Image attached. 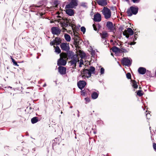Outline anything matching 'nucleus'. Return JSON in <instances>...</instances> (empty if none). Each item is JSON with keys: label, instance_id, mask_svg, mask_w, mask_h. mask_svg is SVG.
I'll use <instances>...</instances> for the list:
<instances>
[{"label": "nucleus", "instance_id": "obj_56", "mask_svg": "<svg viewBox=\"0 0 156 156\" xmlns=\"http://www.w3.org/2000/svg\"><path fill=\"white\" fill-rule=\"evenodd\" d=\"M55 42V40L53 41H52V42H51L50 43V44L51 45V46H52V45H54L55 44V43L54 42Z\"/></svg>", "mask_w": 156, "mask_h": 156}, {"label": "nucleus", "instance_id": "obj_62", "mask_svg": "<svg viewBox=\"0 0 156 156\" xmlns=\"http://www.w3.org/2000/svg\"><path fill=\"white\" fill-rule=\"evenodd\" d=\"M126 33H127V31H125L124 32H123V35L124 36H126V35H127Z\"/></svg>", "mask_w": 156, "mask_h": 156}, {"label": "nucleus", "instance_id": "obj_15", "mask_svg": "<svg viewBox=\"0 0 156 156\" xmlns=\"http://www.w3.org/2000/svg\"><path fill=\"white\" fill-rule=\"evenodd\" d=\"M95 68L92 66H90V69H88V72L87 73V74L88 75V76L85 77L87 78L90 77L91 76V74H94L95 73Z\"/></svg>", "mask_w": 156, "mask_h": 156}, {"label": "nucleus", "instance_id": "obj_31", "mask_svg": "<svg viewBox=\"0 0 156 156\" xmlns=\"http://www.w3.org/2000/svg\"><path fill=\"white\" fill-rule=\"evenodd\" d=\"M127 31L129 33V35L131 36L134 34V32L132 29L129 27H128L127 29Z\"/></svg>", "mask_w": 156, "mask_h": 156}, {"label": "nucleus", "instance_id": "obj_44", "mask_svg": "<svg viewBox=\"0 0 156 156\" xmlns=\"http://www.w3.org/2000/svg\"><path fill=\"white\" fill-rule=\"evenodd\" d=\"M88 69H84L83 70V74H87L88 73Z\"/></svg>", "mask_w": 156, "mask_h": 156}, {"label": "nucleus", "instance_id": "obj_22", "mask_svg": "<svg viewBox=\"0 0 156 156\" xmlns=\"http://www.w3.org/2000/svg\"><path fill=\"white\" fill-rule=\"evenodd\" d=\"M131 81L132 83V86L134 88L136 89L138 87V85L137 84L136 82L134 80H131Z\"/></svg>", "mask_w": 156, "mask_h": 156}, {"label": "nucleus", "instance_id": "obj_42", "mask_svg": "<svg viewBox=\"0 0 156 156\" xmlns=\"http://www.w3.org/2000/svg\"><path fill=\"white\" fill-rule=\"evenodd\" d=\"M60 1L58 0H55L53 2V5H58L60 3Z\"/></svg>", "mask_w": 156, "mask_h": 156}, {"label": "nucleus", "instance_id": "obj_48", "mask_svg": "<svg viewBox=\"0 0 156 156\" xmlns=\"http://www.w3.org/2000/svg\"><path fill=\"white\" fill-rule=\"evenodd\" d=\"M81 95L83 96H85V94H86V91L85 90H82L81 91Z\"/></svg>", "mask_w": 156, "mask_h": 156}, {"label": "nucleus", "instance_id": "obj_43", "mask_svg": "<svg viewBox=\"0 0 156 156\" xmlns=\"http://www.w3.org/2000/svg\"><path fill=\"white\" fill-rule=\"evenodd\" d=\"M81 31L83 32V33L86 32V28L84 27H82L80 28Z\"/></svg>", "mask_w": 156, "mask_h": 156}, {"label": "nucleus", "instance_id": "obj_13", "mask_svg": "<svg viewBox=\"0 0 156 156\" xmlns=\"http://www.w3.org/2000/svg\"><path fill=\"white\" fill-rule=\"evenodd\" d=\"M94 21L96 22H99L101 20V15L98 12H97L94 16Z\"/></svg>", "mask_w": 156, "mask_h": 156}, {"label": "nucleus", "instance_id": "obj_30", "mask_svg": "<svg viewBox=\"0 0 156 156\" xmlns=\"http://www.w3.org/2000/svg\"><path fill=\"white\" fill-rule=\"evenodd\" d=\"M72 60L70 61V63L71 65H76L77 61L75 58H71Z\"/></svg>", "mask_w": 156, "mask_h": 156}, {"label": "nucleus", "instance_id": "obj_52", "mask_svg": "<svg viewBox=\"0 0 156 156\" xmlns=\"http://www.w3.org/2000/svg\"><path fill=\"white\" fill-rule=\"evenodd\" d=\"M95 51L94 50H92V51L91 52V55H92V56H94L95 55Z\"/></svg>", "mask_w": 156, "mask_h": 156}, {"label": "nucleus", "instance_id": "obj_36", "mask_svg": "<svg viewBox=\"0 0 156 156\" xmlns=\"http://www.w3.org/2000/svg\"><path fill=\"white\" fill-rule=\"evenodd\" d=\"M82 41V40L81 39H80V40H79L77 42H76L74 44L75 45V47L76 48L78 47L79 45L81 44Z\"/></svg>", "mask_w": 156, "mask_h": 156}, {"label": "nucleus", "instance_id": "obj_53", "mask_svg": "<svg viewBox=\"0 0 156 156\" xmlns=\"http://www.w3.org/2000/svg\"><path fill=\"white\" fill-rule=\"evenodd\" d=\"M132 1L134 3H138L140 1L139 0H132Z\"/></svg>", "mask_w": 156, "mask_h": 156}, {"label": "nucleus", "instance_id": "obj_5", "mask_svg": "<svg viewBox=\"0 0 156 156\" xmlns=\"http://www.w3.org/2000/svg\"><path fill=\"white\" fill-rule=\"evenodd\" d=\"M106 27L108 30L110 32H113L115 30V24H114L111 21H108L107 22Z\"/></svg>", "mask_w": 156, "mask_h": 156}, {"label": "nucleus", "instance_id": "obj_29", "mask_svg": "<svg viewBox=\"0 0 156 156\" xmlns=\"http://www.w3.org/2000/svg\"><path fill=\"white\" fill-rule=\"evenodd\" d=\"M80 57L81 59H83L86 57V55L84 52L83 51H80Z\"/></svg>", "mask_w": 156, "mask_h": 156}, {"label": "nucleus", "instance_id": "obj_59", "mask_svg": "<svg viewBox=\"0 0 156 156\" xmlns=\"http://www.w3.org/2000/svg\"><path fill=\"white\" fill-rule=\"evenodd\" d=\"M126 37L128 39H130L131 38L130 36L129 35H126Z\"/></svg>", "mask_w": 156, "mask_h": 156}, {"label": "nucleus", "instance_id": "obj_35", "mask_svg": "<svg viewBox=\"0 0 156 156\" xmlns=\"http://www.w3.org/2000/svg\"><path fill=\"white\" fill-rule=\"evenodd\" d=\"M60 55V58H63V59H65L67 57V54L65 52H62L61 53Z\"/></svg>", "mask_w": 156, "mask_h": 156}, {"label": "nucleus", "instance_id": "obj_23", "mask_svg": "<svg viewBox=\"0 0 156 156\" xmlns=\"http://www.w3.org/2000/svg\"><path fill=\"white\" fill-rule=\"evenodd\" d=\"M60 137H58L55 138L53 140H52L53 144L55 143V144H59L60 143Z\"/></svg>", "mask_w": 156, "mask_h": 156}, {"label": "nucleus", "instance_id": "obj_45", "mask_svg": "<svg viewBox=\"0 0 156 156\" xmlns=\"http://www.w3.org/2000/svg\"><path fill=\"white\" fill-rule=\"evenodd\" d=\"M105 72L104 69L103 67H101L100 69V73L101 74H104Z\"/></svg>", "mask_w": 156, "mask_h": 156}, {"label": "nucleus", "instance_id": "obj_12", "mask_svg": "<svg viewBox=\"0 0 156 156\" xmlns=\"http://www.w3.org/2000/svg\"><path fill=\"white\" fill-rule=\"evenodd\" d=\"M58 72L62 75H64L66 73V68L63 66H59L58 68Z\"/></svg>", "mask_w": 156, "mask_h": 156}, {"label": "nucleus", "instance_id": "obj_58", "mask_svg": "<svg viewBox=\"0 0 156 156\" xmlns=\"http://www.w3.org/2000/svg\"><path fill=\"white\" fill-rule=\"evenodd\" d=\"M136 38H137V37H133V38H131V40H132L133 41H135L136 40Z\"/></svg>", "mask_w": 156, "mask_h": 156}, {"label": "nucleus", "instance_id": "obj_26", "mask_svg": "<svg viewBox=\"0 0 156 156\" xmlns=\"http://www.w3.org/2000/svg\"><path fill=\"white\" fill-rule=\"evenodd\" d=\"M55 41L57 45H59L61 43L60 38L58 37H57L55 38Z\"/></svg>", "mask_w": 156, "mask_h": 156}, {"label": "nucleus", "instance_id": "obj_7", "mask_svg": "<svg viewBox=\"0 0 156 156\" xmlns=\"http://www.w3.org/2000/svg\"><path fill=\"white\" fill-rule=\"evenodd\" d=\"M23 155H26L27 156H34L36 154V152H32V154L29 153V150L27 148L23 147L22 150Z\"/></svg>", "mask_w": 156, "mask_h": 156}, {"label": "nucleus", "instance_id": "obj_40", "mask_svg": "<svg viewBox=\"0 0 156 156\" xmlns=\"http://www.w3.org/2000/svg\"><path fill=\"white\" fill-rule=\"evenodd\" d=\"M75 36L77 37L76 38H73L74 39V44H75V43L76 42L78 41L79 40H80V39L79 37H78V36L77 35H75Z\"/></svg>", "mask_w": 156, "mask_h": 156}, {"label": "nucleus", "instance_id": "obj_33", "mask_svg": "<svg viewBox=\"0 0 156 156\" xmlns=\"http://www.w3.org/2000/svg\"><path fill=\"white\" fill-rule=\"evenodd\" d=\"M136 92L137 95L140 97L142 96L144 94L143 91L141 90H138Z\"/></svg>", "mask_w": 156, "mask_h": 156}, {"label": "nucleus", "instance_id": "obj_2", "mask_svg": "<svg viewBox=\"0 0 156 156\" xmlns=\"http://www.w3.org/2000/svg\"><path fill=\"white\" fill-rule=\"evenodd\" d=\"M44 1H41L38 2L37 4L39 5H31L30 6V11L32 12H34V9L32 7H35L36 8H39V9H41V10L43 9V8L44 7L45 5H44Z\"/></svg>", "mask_w": 156, "mask_h": 156}, {"label": "nucleus", "instance_id": "obj_37", "mask_svg": "<svg viewBox=\"0 0 156 156\" xmlns=\"http://www.w3.org/2000/svg\"><path fill=\"white\" fill-rule=\"evenodd\" d=\"M55 51L58 54L61 53V50L58 46H57L56 47Z\"/></svg>", "mask_w": 156, "mask_h": 156}, {"label": "nucleus", "instance_id": "obj_55", "mask_svg": "<svg viewBox=\"0 0 156 156\" xmlns=\"http://www.w3.org/2000/svg\"><path fill=\"white\" fill-rule=\"evenodd\" d=\"M35 148H33L32 150V151H31L30 152H29V153H31V154H32V152H35Z\"/></svg>", "mask_w": 156, "mask_h": 156}, {"label": "nucleus", "instance_id": "obj_25", "mask_svg": "<svg viewBox=\"0 0 156 156\" xmlns=\"http://www.w3.org/2000/svg\"><path fill=\"white\" fill-rule=\"evenodd\" d=\"M145 73V76L147 78L153 77V76H152L151 75V73L150 71L146 70V72Z\"/></svg>", "mask_w": 156, "mask_h": 156}, {"label": "nucleus", "instance_id": "obj_34", "mask_svg": "<svg viewBox=\"0 0 156 156\" xmlns=\"http://www.w3.org/2000/svg\"><path fill=\"white\" fill-rule=\"evenodd\" d=\"M67 52L68 57L69 58H71L73 56V55L74 52L72 51L69 50Z\"/></svg>", "mask_w": 156, "mask_h": 156}, {"label": "nucleus", "instance_id": "obj_4", "mask_svg": "<svg viewBox=\"0 0 156 156\" xmlns=\"http://www.w3.org/2000/svg\"><path fill=\"white\" fill-rule=\"evenodd\" d=\"M78 2L77 0H71L69 3L66 6L65 9L76 8L78 5Z\"/></svg>", "mask_w": 156, "mask_h": 156}, {"label": "nucleus", "instance_id": "obj_18", "mask_svg": "<svg viewBox=\"0 0 156 156\" xmlns=\"http://www.w3.org/2000/svg\"><path fill=\"white\" fill-rule=\"evenodd\" d=\"M66 14L69 16H73L74 13V10L69 8L68 9H66Z\"/></svg>", "mask_w": 156, "mask_h": 156}, {"label": "nucleus", "instance_id": "obj_32", "mask_svg": "<svg viewBox=\"0 0 156 156\" xmlns=\"http://www.w3.org/2000/svg\"><path fill=\"white\" fill-rule=\"evenodd\" d=\"M80 6H82L85 9H87L88 8L87 3L84 2H81L80 5Z\"/></svg>", "mask_w": 156, "mask_h": 156}, {"label": "nucleus", "instance_id": "obj_21", "mask_svg": "<svg viewBox=\"0 0 156 156\" xmlns=\"http://www.w3.org/2000/svg\"><path fill=\"white\" fill-rule=\"evenodd\" d=\"M124 25H121L120 26V27L119 28V32H120V33H119L120 35L119 36V37H118V38L120 39H121V38L122 37V34H123L122 31L124 29Z\"/></svg>", "mask_w": 156, "mask_h": 156}, {"label": "nucleus", "instance_id": "obj_38", "mask_svg": "<svg viewBox=\"0 0 156 156\" xmlns=\"http://www.w3.org/2000/svg\"><path fill=\"white\" fill-rule=\"evenodd\" d=\"M68 23H66L65 21H64L63 22L61 23V25L62 27H67L68 26Z\"/></svg>", "mask_w": 156, "mask_h": 156}, {"label": "nucleus", "instance_id": "obj_10", "mask_svg": "<svg viewBox=\"0 0 156 156\" xmlns=\"http://www.w3.org/2000/svg\"><path fill=\"white\" fill-rule=\"evenodd\" d=\"M60 46L62 50L66 51H69L70 49L69 44L67 43H62L60 44Z\"/></svg>", "mask_w": 156, "mask_h": 156}, {"label": "nucleus", "instance_id": "obj_60", "mask_svg": "<svg viewBox=\"0 0 156 156\" xmlns=\"http://www.w3.org/2000/svg\"><path fill=\"white\" fill-rule=\"evenodd\" d=\"M136 43V42H131L129 44H129L131 45H134V44H135Z\"/></svg>", "mask_w": 156, "mask_h": 156}, {"label": "nucleus", "instance_id": "obj_14", "mask_svg": "<svg viewBox=\"0 0 156 156\" xmlns=\"http://www.w3.org/2000/svg\"><path fill=\"white\" fill-rule=\"evenodd\" d=\"M52 149L57 153H60L61 152L59 144H55V143L52 144Z\"/></svg>", "mask_w": 156, "mask_h": 156}, {"label": "nucleus", "instance_id": "obj_28", "mask_svg": "<svg viewBox=\"0 0 156 156\" xmlns=\"http://www.w3.org/2000/svg\"><path fill=\"white\" fill-rule=\"evenodd\" d=\"M98 94L96 92H93L91 94V97L93 99H96L98 97Z\"/></svg>", "mask_w": 156, "mask_h": 156}, {"label": "nucleus", "instance_id": "obj_6", "mask_svg": "<svg viewBox=\"0 0 156 156\" xmlns=\"http://www.w3.org/2000/svg\"><path fill=\"white\" fill-rule=\"evenodd\" d=\"M121 62L123 65L128 66H130L132 64V62H130V60L128 58H123L121 60Z\"/></svg>", "mask_w": 156, "mask_h": 156}, {"label": "nucleus", "instance_id": "obj_61", "mask_svg": "<svg viewBox=\"0 0 156 156\" xmlns=\"http://www.w3.org/2000/svg\"><path fill=\"white\" fill-rule=\"evenodd\" d=\"M98 26V30L99 29H100L101 27V25H100V24L99 23H98L97 24Z\"/></svg>", "mask_w": 156, "mask_h": 156}, {"label": "nucleus", "instance_id": "obj_41", "mask_svg": "<svg viewBox=\"0 0 156 156\" xmlns=\"http://www.w3.org/2000/svg\"><path fill=\"white\" fill-rule=\"evenodd\" d=\"M126 76L128 79H130L131 77V74L129 73H128L126 74Z\"/></svg>", "mask_w": 156, "mask_h": 156}, {"label": "nucleus", "instance_id": "obj_49", "mask_svg": "<svg viewBox=\"0 0 156 156\" xmlns=\"http://www.w3.org/2000/svg\"><path fill=\"white\" fill-rule=\"evenodd\" d=\"M153 147L154 150L156 151V144L154 143H153Z\"/></svg>", "mask_w": 156, "mask_h": 156}, {"label": "nucleus", "instance_id": "obj_1", "mask_svg": "<svg viewBox=\"0 0 156 156\" xmlns=\"http://www.w3.org/2000/svg\"><path fill=\"white\" fill-rule=\"evenodd\" d=\"M138 7L132 6L128 9L126 13L128 16H131L133 14H136L138 13Z\"/></svg>", "mask_w": 156, "mask_h": 156}, {"label": "nucleus", "instance_id": "obj_19", "mask_svg": "<svg viewBox=\"0 0 156 156\" xmlns=\"http://www.w3.org/2000/svg\"><path fill=\"white\" fill-rule=\"evenodd\" d=\"M100 35L101 37L103 39H105L106 38L108 37V36L109 34L108 33L106 32V31H103L102 33H100Z\"/></svg>", "mask_w": 156, "mask_h": 156}, {"label": "nucleus", "instance_id": "obj_27", "mask_svg": "<svg viewBox=\"0 0 156 156\" xmlns=\"http://www.w3.org/2000/svg\"><path fill=\"white\" fill-rule=\"evenodd\" d=\"M64 37L65 40L68 42L70 41L71 38L70 36L68 34H64Z\"/></svg>", "mask_w": 156, "mask_h": 156}, {"label": "nucleus", "instance_id": "obj_39", "mask_svg": "<svg viewBox=\"0 0 156 156\" xmlns=\"http://www.w3.org/2000/svg\"><path fill=\"white\" fill-rule=\"evenodd\" d=\"M11 59L12 61L13 62V65L14 66H18L19 65L17 64V62L15 61V59H13L12 57H11Z\"/></svg>", "mask_w": 156, "mask_h": 156}, {"label": "nucleus", "instance_id": "obj_3", "mask_svg": "<svg viewBox=\"0 0 156 156\" xmlns=\"http://www.w3.org/2000/svg\"><path fill=\"white\" fill-rule=\"evenodd\" d=\"M102 12L105 19H108L111 17V11L109 9L106 7H104L102 11Z\"/></svg>", "mask_w": 156, "mask_h": 156}, {"label": "nucleus", "instance_id": "obj_16", "mask_svg": "<svg viewBox=\"0 0 156 156\" xmlns=\"http://www.w3.org/2000/svg\"><path fill=\"white\" fill-rule=\"evenodd\" d=\"M98 4L102 6L106 5L107 4V0H96Z\"/></svg>", "mask_w": 156, "mask_h": 156}, {"label": "nucleus", "instance_id": "obj_9", "mask_svg": "<svg viewBox=\"0 0 156 156\" xmlns=\"http://www.w3.org/2000/svg\"><path fill=\"white\" fill-rule=\"evenodd\" d=\"M77 85L78 87L82 90L87 85V83L84 80H80L77 82Z\"/></svg>", "mask_w": 156, "mask_h": 156}, {"label": "nucleus", "instance_id": "obj_63", "mask_svg": "<svg viewBox=\"0 0 156 156\" xmlns=\"http://www.w3.org/2000/svg\"><path fill=\"white\" fill-rule=\"evenodd\" d=\"M151 134V138L152 140H154V139L153 138H152V136H153V134H152V132H151V131H150Z\"/></svg>", "mask_w": 156, "mask_h": 156}, {"label": "nucleus", "instance_id": "obj_46", "mask_svg": "<svg viewBox=\"0 0 156 156\" xmlns=\"http://www.w3.org/2000/svg\"><path fill=\"white\" fill-rule=\"evenodd\" d=\"M85 101H86V102L85 103L86 104H87L90 101V99L89 98H88L87 97L85 98Z\"/></svg>", "mask_w": 156, "mask_h": 156}, {"label": "nucleus", "instance_id": "obj_8", "mask_svg": "<svg viewBox=\"0 0 156 156\" xmlns=\"http://www.w3.org/2000/svg\"><path fill=\"white\" fill-rule=\"evenodd\" d=\"M61 30L58 27H52L51 29V32L54 35H58L60 33Z\"/></svg>", "mask_w": 156, "mask_h": 156}, {"label": "nucleus", "instance_id": "obj_51", "mask_svg": "<svg viewBox=\"0 0 156 156\" xmlns=\"http://www.w3.org/2000/svg\"><path fill=\"white\" fill-rule=\"evenodd\" d=\"M77 58V55L76 54H75L74 53H73V56L71 58H75L76 59Z\"/></svg>", "mask_w": 156, "mask_h": 156}, {"label": "nucleus", "instance_id": "obj_17", "mask_svg": "<svg viewBox=\"0 0 156 156\" xmlns=\"http://www.w3.org/2000/svg\"><path fill=\"white\" fill-rule=\"evenodd\" d=\"M138 72L140 74L144 75L146 72V69L143 67H140L138 69Z\"/></svg>", "mask_w": 156, "mask_h": 156}, {"label": "nucleus", "instance_id": "obj_47", "mask_svg": "<svg viewBox=\"0 0 156 156\" xmlns=\"http://www.w3.org/2000/svg\"><path fill=\"white\" fill-rule=\"evenodd\" d=\"M64 21H66V22L65 21V23H68V26H71V24H70V23L69 21V20H68V19L67 18H66L65 20H64Z\"/></svg>", "mask_w": 156, "mask_h": 156}, {"label": "nucleus", "instance_id": "obj_24", "mask_svg": "<svg viewBox=\"0 0 156 156\" xmlns=\"http://www.w3.org/2000/svg\"><path fill=\"white\" fill-rule=\"evenodd\" d=\"M112 50L113 52L115 53H117L118 52V51H120V49L115 46H114L112 47Z\"/></svg>", "mask_w": 156, "mask_h": 156}, {"label": "nucleus", "instance_id": "obj_54", "mask_svg": "<svg viewBox=\"0 0 156 156\" xmlns=\"http://www.w3.org/2000/svg\"><path fill=\"white\" fill-rule=\"evenodd\" d=\"M79 64L80 65H83V61L82 59H81L80 60V62L79 63Z\"/></svg>", "mask_w": 156, "mask_h": 156}, {"label": "nucleus", "instance_id": "obj_50", "mask_svg": "<svg viewBox=\"0 0 156 156\" xmlns=\"http://www.w3.org/2000/svg\"><path fill=\"white\" fill-rule=\"evenodd\" d=\"M93 26L94 28V30L97 31V30H98L95 24H93Z\"/></svg>", "mask_w": 156, "mask_h": 156}, {"label": "nucleus", "instance_id": "obj_57", "mask_svg": "<svg viewBox=\"0 0 156 156\" xmlns=\"http://www.w3.org/2000/svg\"><path fill=\"white\" fill-rule=\"evenodd\" d=\"M122 49L123 50V52L124 53L128 52V51L125 49L122 48Z\"/></svg>", "mask_w": 156, "mask_h": 156}, {"label": "nucleus", "instance_id": "obj_11", "mask_svg": "<svg viewBox=\"0 0 156 156\" xmlns=\"http://www.w3.org/2000/svg\"><path fill=\"white\" fill-rule=\"evenodd\" d=\"M67 63L66 61L63 58H60L58 59L57 62V65L58 66H65Z\"/></svg>", "mask_w": 156, "mask_h": 156}, {"label": "nucleus", "instance_id": "obj_20", "mask_svg": "<svg viewBox=\"0 0 156 156\" xmlns=\"http://www.w3.org/2000/svg\"><path fill=\"white\" fill-rule=\"evenodd\" d=\"M41 118H39L37 117H34L31 119V122L32 124H35L38 121H40Z\"/></svg>", "mask_w": 156, "mask_h": 156}, {"label": "nucleus", "instance_id": "obj_64", "mask_svg": "<svg viewBox=\"0 0 156 156\" xmlns=\"http://www.w3.org/2000/svg\"><path fill=\"white\" fill-rule=\"evenodd\" d=\"M73 69H76V65H73Z\"/></svg>", "mask_w": 156, "mask_h": 156}]
</instances>
